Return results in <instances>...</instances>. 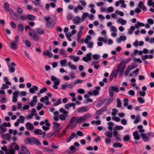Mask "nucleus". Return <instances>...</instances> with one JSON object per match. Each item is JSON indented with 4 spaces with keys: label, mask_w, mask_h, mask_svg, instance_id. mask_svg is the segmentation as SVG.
I'll use <instances>...</instances> for the list:
<instances>
[{
    "label": "nucleus",
    "mask_w": 154,
    "mask_h": 154,
    "mask_svg": "<svg viewBox=\"0 0 154 154\" xmlns=\"http://www.w3.org/2000/svg\"><path fill=\"white\" fill-rule=\"evenodd\" d=\"M89 114H86L83 116L76 117L75 116L71 117L70 120L67 127L71 126V129L74 128L78 123H81L82 122H85L87 119L91 117Z\"/></svg>",
    "instance_id": "1"
},
{
    "label": "nucleus",
    "mask_w": 154,
    "mask_h": 154,
    "mask_svg": "<svg viewBox=\"0 0 154 154\" xmlns=\"http://www.w3.org/2000/svg\"><path fill=\"white\" fill-rule=\"evenodd\" d=\"M24 141L26 144L29 145H32L35 144L37 145H39L41 144V142L37 138L34 137L32 138L26 137L24 139Z\"/></svg>",
    "instance_id": "2"
},
{
    "label": "nucleus",
    "mask_w": 154,
    "mask_h": 154,
    "mask_svg": "<svg viewBox=\"0 0 154 154\" xmlns=\"http://www.w3.org/2000/svg\"><path fill=\"white\" fill-rule=\"evenodd\" d=\"M131 60L130 58H128L126 60H124L120 63L118 66L117 72H119L120 74L123 75V72L126 67L125 64L123 65L124 63H127Z\"/></svg>",
    "instance_id": "3"
},
{
    "label": "nucleus",
    "mask_w": 154,
    "mask_h": 154,
    "mask_svg": "<svg viewBox=\"0 0 154 154\" xmlns=\"http://www.w3.org/2000/svg\"><path fill=\"white\" fill-rule=\"evenodd\" d=\"M141 137L143 140V141L145 142H147L149 141V137H154L153 133L149 132L146 134H141Z\"/></svg>",
    "instance_id": "4"
},
{
    "label": "nucleus",
    "mask_w": 154,
    "mask_h": 154,
    "mask_svg": "<svg viewBox=\"0 0 154 154\" xmlns=\"http://www.w3.org/2000/svg\"><path fill=\"white\" fill-rule=\"evenodd\" d=\"M119 89L118 87L116 86H111L109 87V92L110 97H112L114 95L113 91L118 92Z\"/></svg>",
    "instance_id": "5"
},
{
    "label": "nucleus",
    "mask_w": 154,
    "mask_h": 154,
    "mask_svg": "<svg viewBox=\"0 0 154 154\" xmlns=\"http://www.w3.org/2000/svg\"><path fill=\"white\" fill-rule=\"evenodd\" d=\"M33 133L35 134L42 135L43 138L45 137L46 132L43 131L39 129H36L33 131Z\"/></svg>",
    "instance_id": "6"
},
{
    "label": "nucleus",
    "mask_w": 154,
    "mask_h": 154,
    "mask_svg": "<svg viewBox=\"0 0 154 154\" xmlns=\"http://www.w3.org/2000/svg\"><path fill=\"white\" fill-rule=\"evenodd\" d=\"M16 65L14 62H12L11 64H8L9 71L10 73H13L15 72V69L14 66Z\"/></svg>",
    "instance_id": "7"
},
{
    "label": "nucleus",
    "mask_w": 154,
    "mask_h": 154,
    "mask_svg": "<svg viewBox=\"0 0 154 154\" xmlns=\"http://www.w3.org/2000/svg\"><path fill=\"white\" fill-rule=\"evenodd\" d=\"M21 152L18 154H30L28 149L25 147L22 146L21 147Z\"/></svg>",
    "instance_id": "8"
},
{
    "label": "nucleus",
    "mask_w": 154,
    "mask_h": 154,
    "mask_svg": "<svg viewBox=\"0 0 154 154\" xmlns=\"http://www.w3.org/2000/svg\"><path fill=\"white\" fill-rule=\"evenodd\" d=\"M91 53H89L86 55V57H84L82 58V60L85 62H88L90 61L92 58L91 57Z\"/></svg>",
    "instance_id": "9"
},
{
    "label": "nucleus",
    "mask_w": 154,
    "mask_h": 154,
    "mask_svg": "<svg viewBox=\"0 0 154 154\" xmlns=\"http://www.w3.org/2000/svg\"><path fill=\"white\" fill-rule=\"evenodd\" d=\"M2 138L5 140H10L11 139V135L8 134H2L1 135Z\"/></svg>",
    "instance_id": "10"
},
{
    "label": "nucleus",
    "mask_w": 154,
    "mask_h": 154,
    "mask_svg": "<svg viewBox=\"0 0 154 154\" xmlns=\"http://www.w3.org/2000/svg\"><path fill=\"white\" fill-rule=\"evenodd\" d=\"M18 43L13 41L11 42L10 45V48L13 50H16L17 49Z\"/></svg>",
    "instance_id": "11"
},
{
    "label": "nucleus",
    "mask_w": 154,
    "mask_h": 154,
    "mask_svg": "<svg viewBox=\"0 0 154 154\" xmlns=\"http://www.w3.org/2000/svg\"><path fill=\"white\" fill-rule=\"evenodd\" d=\"M89 109L85 106H82L79 108L77 112L79 113H81L88 111Z\"/></svg>",
    "instance_id": "12"
},
{
    "label": "nucleus",
    "mask_w": 154,
    "mask_h": 154,
    "mask_svg": "<svg viewBox=\"0 0 154 154\" xmlns=\"http://www.w3.org/2000/svg\"><path fill=\"white\" fill-rule=\"evenodd\" d=\"M26 128L29 131L32 130L34 128V126L30 122H28L26 123L25 124Z\"/></svg>",
    "instance_id": "13"
},
{
    "label": "nucleus",
    "mask_w": 154,
    "mask_h": 154,
    "mask_svg": "<svg viewBox=\"0 0 154 154\" xmlns=\"http://www.w3.org/2000/svg\"><path fill=\"white\" fill-rule=\"evenodd\" d=\"M56 23L54 21H51L50 22H47L46 25V26L49 28H53L55 25Z\"/></svg>",
    "instance_id": "14"
},
{
    "label": "nucleus",
    "mask_w": 154,
    "mask_h": 154,
    "mask_svg": "<svg viewBox=\"0 0 154 154\" xmlns=\"http://www.w3.org/2000/svg\"><path fill=\"white\" fill-rule=\"evenodd\" d=\"M69 149L67 150V152L68 153H75L76 152V148L74 146H71L69 147Z\"/></svg>",
    "instance_id": "15"
},
{
    "label": "nucleus",
    "mask_w": 154,
    "mask_h": 154,
    "mask_svg": "<svg viewBox=\"0 0 154 154\" xmlns=\"http://www.w3.org/2000/svg\"><path fill=\"white\" fill-rule=\"evenodd\" d=\"M43 54L45 56H47L50 58H51L53 57V54L51 52V51L48 50L47 49L46 50V51L43 52Z\"/></svg>",
    "instance_id": "16"
},
{
    "label": "nucleus",
    "mask_w": 154,
    "mask_h": 154,
    "mask_svg": "<svg viewBox=\"0 0 154 154\" xmlns=\"http://www.w3.org/2000/svg\"><path fill=\"white\" fill-rule=\"evenodd\" d=\"M106 109L107 108L106 107H103L97 111L96 112L95 114L97 115H101L103 112L106 111Z\"/></svg>",
    "instance_id": "17"
},
{
    "label": "nucleus",
    "mask_w": 154,
    "mask_h": 154,
    "mask_svg": "<svg viewBox=\"0 0 154 154\" xmlns=\"http://www.w3.org/2000/svg\"><path fill=\"white\" fill-rule=\"evenodd\" d=\"M144 4L143 2L142 1H140L139 2L138 7L140 8H141V9L144 11H146V10L147 8L144 5Z\"/></svg>",
    "instance_id": "18"
},
{
    "label": "nucleus",
    "mask_w": 154,
    "mask_h": 154,
    "mask_svg": "<svg viewBox=\"0 0 154 154\" xmlns=\"http://www.w3.org/2000/svg\"><path fill=\"white\" fill-rule=\"evenodd\" d=\"M26 20L33 21L35 20V17L33 15L28 14L26 15Z\"/></svg>",
    "instance_id": "19"
},
{
    "label": "nucleus",
    "mask_w": 154,
    "mask_h": 154,
    "mask_svg": "<svg viewBox=\"0 0 154 154\" xmlns=\"http://www.w3.org/2000/svg\"><path fill=\"white\" fill-rule=\"evenodd\" d=\"M38 90V87L35 85L33 86L32 88L29 89V92L32 94L34 93L35 91H37Z\"/></svg>",
    "instance_id": "20"
},
{
    "label": "nucleus",
    "mask_w": 154,
    "mask_h": 154,
    "mask_svg": "<svg viewBox=\"0 0 154 154\" xmlns=\"http://www.w3.org/2000/svg\"><path fill=\"white\" fill-rule=\"evenodd\" d=\"M7 131L6 128L5 127L1 124L0 125V134L6 132Z\"/></svg>",
    "instance_id": "21"
},
{
    "label": "nucleus",
    "mask_w": 154,
    "mask_h": 154,
    "mask_svg": "<svg viewBox=\"0 0 154 154\" xmlns=\"http://www.w3.org/2000/svg\"><path fill=\"white\" fill-rule=\"evenodd\" d=\"M34 32L33 35V38L35 41H38L39 39V36L38 34L35 32V31H33Z\"/></svg>",
    "instance_id": "22"
},
{
    "label": "nucleus",
    "mask_w": 154,
    "mask_h": 154,
    "mask_svg": "<svg viewBox=\"0 0 154 154\" xmlns=\"http://www.w3.org/2000/svg\"><path fill=\"white\" fill-rule=\"evenodd\" d=\"M137 64L134 63H132L130 65H128V69L129 68L131 70L137 68Z\"/></svg>",
    "instance_id": "23"
},
{
    "label": "nucleus",
    "mask_w": 154,
    "mask_h": 154,
    "mask_svg": "<svg viewBox=\"0 0 154 154\" xmlns=\"http://www.w3.org/2000/svg\"><path fill=\"white\" fill-rule=\"evenodd\" d=\"M15 151L14 149H8L7 151L5 152V154H15Z\"/></svg>",
    "instance_id": "24"
},
{
    "label": "nucleus",
    "mask_w": 154,
    "mask_h": 154,
    "mask_svg": "<svg viewBox=\"0 0 154 154\" xmlns=\"http://www.w3.org/2000/svg\"><path fill=\"white\" fill-rule=\"evenodd\" d=\"M126 39V37L125 36H120L119 38H117V41L118 43L121 42L122 41H125Z\"/></svg>",
    "instance_id": "25"
},
{
    "label": "nucleus",
    "mask_w": 154,
    "mask_h": 154,
    "mask_svg": "<svg viewBox=\"0 0 154 154\" xmlns=\"http://www.w3.org/2000/svg\"><path fill=\"white\" fill-rule=\"evenodd\" d=\"M73 21L74 22L75 24H78L81 22L80 18L79 17L76 16L74 18L73 20Z\"/></svg>",
    "instance_id": "26"
},
{
    "label": "nucleus",
    "mask_w": 154,
    "mask_h": 154,
    "mask_svg": "<svg viewBox=\"0 0 154 154\" xmlns=\"http://www.w3.org/2000/svg\"><path fill=\"white\" fill-rule=\"evenodd\" d=\"M4 8L5 11L6 12H8L10 11L9 5L8 2H5L4 4Z\"/></svg>",
    "instance_id": "27"
},
{
    "label": "nucleus",
    "mask_w": 154,
    "mask_h": 154,
    "mask_svg": "<svg viewBox=\"0 0 154 154\" xmlns=\"http://www.w3.org/2000/svg\"><path fill=\"white\" fill-rule=\"evenodd\" d=\"M69 116L68 115L62 114L59 116V118L61 120H65Z\"/></svg>",
    "instance_id": "28"
},
{
    "label": "nucleus",
    "mask_w": 154,
    "mask_h": 154,
    "mask_svg": "<svg viewBox=\"0 0 154 154\" xmlns=\"http://www.w3.org/2000/svg\"><path fill=\"white\" fill-rule=\"evenodd\" d=\"M60 80L57 79V80L55 81L54 82V85H53V88L56 89H57L58 88V85H59L60 84Z\"/></svg>",
    "instance_id": "29"
},
{
    "label": "nucleus",
    "mask_w": 154,
    "mask_h": 154,
    "mask_svg": "<svg viewBox=\"0 0 154 154\" xmlns=\"http://www.w3.org/2000/svg\"><path fill=\"white\" fill-rule=\"evenodd\" d=\"M88 93L89 95L91 96H92L93 95L96 96L98 94L99 92L98 91L95 90H93L92 92L89 91Z\"/></svg>",
    "instance_id": "30"
},
{
    "label": "nucleus",
    "mask_w": 154,
    "mask_h": 154,
    "mask_svg": "<svg viewBox=\"0 0 154 154\" xmlns=\"http://www.w3.org/2000/svg\"><path fill=\"white\" fill-rule=\"evenodd\" d=\"M133 135L134 137V139L135 140H138L140 138L139 135L138 134L137 131H135L133 132Z\"/></svg>",
    "instance_id": "31"
},
{
    "label": "nucleus",
    "mask_w": 154,
    "mask_h": 154,
    "mask_svg": "<svg viewBox=\"0 0 154 154\" xmlns=\"http://www.w3.org/2000/svg\"><path fill=\"white\" fill-rule=\"evenodd\" d=\"M67 65L71 69L73 70H76V67L75 65L72 64L71 62H69L67 63Z\"/></svg>",
    "instance_id": "32"
},
{
    "label": "nucleus",
    "mask_w": 154,
    "mask_h": 154,
    "mask_svg": "<svg viewBox=\"0 0 154 154\" xmlns=\"http://www.w3.org/2000/svg\"><path fill=\"white\" fill-rule=\"evenodd\" d=\"M17 28L18 30L21 32H22L24 30V27L23 25L20 23L18 24Z\"/></svg>",
    "instance_id": "33"
},
{
    "label": "nucleus",
    "mask_w": 154,
    "mask_h": 154,
    "mask_svg": "<svg viewBox=\"0 0 154 154\" xmlns=\"http://www.w3.org/2000/svg\"><path fill=\"white\" fill-rule=\"evenodd\" d=\"M144 26L145 24L143 23L138 21L136 24L135 26L137 28L139 29L140 27Z\"/></svg>",
    "instance_id": "34"
},
{
    "label": "nucleus",
    "mask_w": 154,
    "mask_h": 154,
    "mask_svg": "<svg viewBox=\"0 0 154 154\" xmlns=\"http://www.w3.org/2000/svg\"><path fill=\"white\" fill-rule=\"evenodd\" d=\"M122 146V144L120 143H114L113 146L114 148L119 147L121 148Z\"/></svg>",
    "instance_id": "35"
},
{
    "label": "nucleus",
    "mask_w": 154,
    "mask_h": 154,
    "mask_svg": "<svg viewBox=\"0 0 154 154\" xmlns=\"http://www.w3.org/2000/svg\"><path fill=\"white\" fill-rule=\"evenodd\" d=\"M123 139L125 142H128L130 139V136L128 134H126L123 137Z\"/></svg>",
    "instance_id": "36"
},
{
    "label": "nucleus",
    "mask_w": 154,
    "mask_h": 154,
    "mask_svg": "<svg viewBox=\"0 0 154 154\" xmlns=\"http://www.w3.org/2000/svg\"><path fill=\"white\" fill-rule=\"evenodd\" d=\"M88 14L87 13H84L83 14L81 17L82 22L84 21V20L88 16Z\"/></svg>",
    "instance_id": "37"
},
{
    "label": "nucleus",
    "mask_w": 154,
    "mask_h": 154,
    "mask_svg": "<svg viewBox=\"0 0 154 154\" xmlns=\"http://www.w3.org/2000/svg\"><path fill=\"white\" fill-rule=\"evenodd\" d=\"M118 21L122 25H125L127 23V21L125 20H123L122 18L119 19Z\"/></svg>",
    "instance_id": "38"
},
{
    "label": "nucleus",
    "mask_w": 154,
    "mask_h": 154,
    "mask_svg": "<svg viewBox=\"0 0 154 154\" xmlns=\"http://www.w3.org/2000/svg\"><path fill=\"white\" fill-rule=\"evenodd\" d=\"M105 134L106 136L110 138V139L111 138L112 136V133L109 131H106L105 133Z\"/></svg>",
    "instance_id": "39"
},
{
    "label": "nucleus",
    "mask_w": 154,
    "mask_h": 154,
    "mask_svg": "<svg viewBox=\"0 0 154 154\" xmlns=\"http://www.w3.org/2000/svg\"><path fill=\"white\" fill-rule=\"evenodd\" d=\"M91 124L93 125L96 124V125H100L101 124V121L100 120L95 121L93 120L91 122Z\"/></svg>",
    "instance_id": "40"
},
{
    "label": "nucleus",
    "mask_w": 154,
    "mask_h": 154,
    "mask_svg": "<svg viewBox=\"0 0 154 154\" xmlns=\"http://www.w3.org/2000/svg\"><path fill=\"white\" fill-rule=\"evenodd\" d=\"M36 30L38 33L39 34L42 35L44 33V30L42 29L38 28H37Z\"/></svg>",
    "instance_id": "41"
},
{
    "label": "nucleus",
    "mask_w": 154,
    "mask_h": 154,
    "mask_svg": "<svg viewBox=\"0 0 154 154\" xmlns=\"http://www.w3.org/2000/svg\"><path fill=\"white\" fill-rule=\"evenodd\" d=\"M116 103L117 104V107H120L122 105V103L121 100L119 98H117L116 99Z\"/></svg>",
    "instance_id": "42"
},
{
    "label": "nucleus",
    "mask_w": 154,
    "mask_h": 154,
    "mask_svg": "<svg viewBox=\"0 0 154 154\" xmlns=\"http://www.w3.org/2000/svg\"><path fill=\"white\" fill-rule=\"evenodd\" d=\"M67 62V60L66 59L62 60L60 61V64L61 66H65Z\"/></svg>",
    "instance_id": "43"
},
{
    "label": "nucleus",
    "mask_w": 154,
    "mask_h": 154,
    "mask_svg": "<svg viewBox=\"0 0 154 154\" xmlns=\"http://www.w3.org/2000/svg\"><path fill=\"white\" fill-rule=\"evenodd\" d=\"M140 116H137L134 122V123L135 124H137L140 122Z\"/></svg>",
    "instance_id": "44"
},
{
    "label": "nucleus",
    "mask_w": 154,
    "mask_h": 154,
    "mask_svg": "<svg viewBox=\"0 0 154 154\" xmlns=\"http://www.w3.org/2000/svg\"><path fill=\"white\" fill-rule=\"evenodd\" d=\"M17 12L19 14L22 13L23 12V9L20 7H17L16 9Z\"/></svg>",
    "instance_id": "45"
},
{
    "label": "nucleus",
    "mask_w": 154,
    "mask_h": 154,
    "mask_svg": "<svg viewBox=\"0 0 154 154\" xmlns=\"http://www.w3.org/2000/svg\"><path fill=\"white\" fill-rule=\"evenodd\" d=\"M119 1L120 2V3L122 7L123 8H125L126 7V5L124 3L125 1L124 0H119Z\"/></svg>",
    "instance_id": "46"
},
{
    "label": "nucleus",
    "mask_w": 154,
    "mask_h": 154,
    "mask_svg": "<svg viewBox=\"0 0 154 154\" xmlns=\"http://www.w3.org/2000/svg\"><path fill=\"white\" fill-rule=\"evenodd\" d=\"M5 127L6 128V127H11V124L10 122H8V123L4 122L1 124Z\"/></svg>",
    "instance_id": "47"
},
{
    "label": "nucleus",
    "mask_w": 154,
    "mask_h": 154,
    "mask_svg": "<svg viewBox=\"0 0 154 154\" xmlns=\"http://www.w3.org/2000/svg\"><path fill=\"white\" fill-rule=\"evenodd\" d=\"M25 45L28 47H30L31 46V44L30 41L28 40H26L25 42Z\"/></svg>",
    "instance_id": "48"
},
{
    "label": "nucleus",
    "mask_w": 154,
    "mask_h": 154,
    "mask_svg": "<svg viewBox=\"0 0 154 154\" xmlns=\"http://www.w3.org/2000/svg\"><path fill=\"white\" fill-rule=\"evenodd\" d=\"M60 112L63 113V114L68 115L67 111L65 110L63 108H60Z\"/></svg>",
    "instance_id": "49"
},
{
    "label": "nucleus",
    "mask_w": 154,
    "mask_h": 154,
    "mask_svg": "<svg viewBox=\"0 0 154 154\" xmlns=\"http://www.w3.org/2000/svg\"><path fill=\"white\" fill-rule=\"evenodd\" d=\"M62 102H61V99L60 98L59 99H58L57 102L55 103L54 104V106H56L58 105L61 103Z\"/></svg>",
    "instance_id": "50"
},
{
    "label": "nucleus",
    "mask_w": 154,
    "mask_h": 154,
    "mask_svg": "<svg viewBox=\"0 0 154 154\" xmlns=\"http://www.w3.org/2000/svg\"><path fill=\"white\" fill-rule=\"evenodd\" d=\"M19 94V91H15L13 93V96L14 97H16L18 98V95Z\"/></svg>",
    "instance_id": "51"
},
{
    "label": "nucleus",
    "mask_w": 154,
    "mask_h": 154,
    "mask_svg": "<svg viewBox=\"0 0 154 154\" xmlns=\"http://www.w3.org/2000/svg\"><path fill=\"white\" fill-rule=\"evenodd\" d=\"M100 56L98 54H95L93 55V58L94 60H98L100 58Z\"/></svg>",
    "instance_id": "52"
},
{
    "label": "nucleus",
    "mask_w": 154,
    "mask_h": 154,
    "mask_svg": "<svg viewBox=\"0 0 154 154\" xmlns=\"http://www.w3.org/2000/svg\"><path fill=\"white\" fill-rule=\"evenodd\" d=\"M76 85V83L75 82H72L71 83H70L69 84H68V87L70 88H72L74 86Z\"/></svg>",
    "instance_id": "53"
},
{
    "label": "nucleus",
    "mask_w": 154,
    "mask_h": 154,
    "mask_svg": "<svg viewBox=\"0 0 154 154\" xmlns=\"http://www.w3.org/2000/svg\"><path fill=\"white\" fill-rule=\"evenodd\" d=\"M137 100L140 103H143L145 102L144 100L142 97H138Z\"/></svg>",
    "instance_id": "54"
},
{
    "label": "nucleus",
    "mask_w": 154,
    "mask_h": 154,
    "mask_svg": "<svg viewBox=\"0 0 154 154\" xmlns=\"http://www.w3.org/2000/svg\"><path fill=\"white\" fill-rule=\"evenodd\" d=\"M115 75V72H112L110 74L109 77V80L110 81H111L114 77V76Z\"/></svg>",
    "instance_id": "55"
},
{
    "label": "nucleus",
    "mask_w": 154,
    "mask_h": 154,
    "mask_svg": "<svg viewBox=\"0 0 154 154\" xmlns=\"http://www.w3.org/2000/svg\"><path fill=\"white\" fill-rule=\"evenodd\" d=\"M35 115V114L34 113H31L30 114L28 115L27 117V118L28 119H31L32 118L33 116Z\"/></svg>",
    "instance_id": "56"
},
{
    "label": "nucleus",
    "mask_w": 154,
    "mask_h": 154,
    "mask_svg": "<svg viewBox=\"0 0 154 154\" xmlns=\"http://www.w3.org/2000/svg\"><path fill=\"white\" fill-rule=\"evenodd\" d=\"M13 18L14 20L16 21H18L19 20L18 14H17L14 13Z\"/></svg>",
    "instance_id": "57"
},
{
    "label": "nucleus",
    "mask_w": 154,
    "mask_h": 154,
    "mask_svg": "<svg viewBox=\"0 0 154 154\" xmlns=\"http://www.w3.org/2000/svg\"><path fill=\"white\" fill-rule=\"evenodd\" d=\"M78 92L80 94H84L85 93V91L82 89H79L77 90Z\"/></svg>",
    "instance_id": "58"
},
{
    "label": "nucleus",
    "mask_w": 154,
    "mask_h": 154,
    "mask_svg": "<svg viewBox=\"0 0 154 154\" xmlns=\"http://www.w3.org/2000/svg\"><path fill=\"white\" fill-rule=\"evenodd\" d=\"M53 124L54 125V128H57L58 127H59L60 125V124L56 122H53Z\"/></svg>",
    "instance_id": "59"
},
{
    "label": "nucleus",
    "mask_w": 154,
    "mask_h": 154,
    "mask_svg": "<svg viewBox=\"0 0 154 154\" xmlns=\"http://www.w3.org/2000/svg\"><path fill=\"white\" fill-rule=\"evenodd\" d=\"M87 46L90 48L91 49L93 48V43L92 42H89L87 44Z\"/></svg>",
    "instance_id": "60"
},
{
    "label": "nucleus",
    "mask_w": 154,
    "mask_h": 154,
    "mask_svg": "<svg viewBox=\"0 0 154 154\" xmlns=\"http://www.w3.org/2000/svg\"><path fill=\"white\" fill-rule=\"evenodd\" d=\"M124 105L125 106H127L128 105V102L129 101L128 100L127 98H125L124 100Z\"/></svg>",
    "instance_id": "61"
},
{
    "label": "nucleus",
    "mask_w": 154,
    "mask_h": 154,
    "mask_svg": "<svg viewBox=\"0 0 154 154\" xmlns=\"http://www.w3.org/2000/svg\"><path fill=\"white\" fill-rule=\"evenodd\" d=\"M76 134L78 136H79L83 137L84 136L83 133L82 132V131H77L76 132Z\"/></svg>",
    "instance_id": "62"
},
{
    "label": "nucleus",
    "mask_w": 154,
    "mask_h": 154,
    "mask_svg": "<svg viewBox=\"0 0 154 154\" xmlns=\"http://www.w3.org/2000/svg\"><path fill=\"white\" fill-rule=\"evenodd\" d=\"M110 29L111 31L112 32H116L117 31V29L116 27L114 26H112L110 27Z\"/></svg>",
    "instance_id": "63"
},
{
    "label": "nucleus",
    "mask_w": 154,
    "mask_h": 154,
    "mask_svg": "<svg viewBox=\"0 0 154 154\" xmlns=\"http://www.w3.org/2000/svg\"><path fill=\"white\" fill-rule=\"evenodd\" d=\"M105 143L107 144H109L111 142V140L108 138H106L105 139Z\"/></svg>",
    "instance_id": "64"
}]
</instances>
